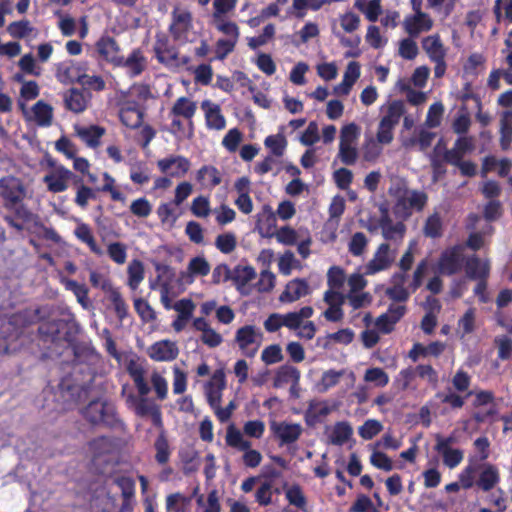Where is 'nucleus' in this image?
Listing matches in <instances>:
<instances>
[{
    "label": "nucleus",
    "instance_id": "44",
    "mask_svg": "<svg viewBox=\"0 0 512 512\" xmlns=\"http://www.w3.org/2000/svg\"><path fill=\"white\" fill-rule=\"evenodd\" d=\"M154 449L156 451L155 460L158 464H166L171 455L169 442L162 431L154 442Z\"/></svg>",
    "mask_w": 512,
    "mask_h": 512
},
{
    "label": "nucleus",
    "instance_id": "56",
    "mask_svg": "<svg viewBox=\"0 0 512 512\" xmlns=\"http://www.w3.org/2000/svg\"><path fill=\"white\" fill-rule=\"evenodd\" d=\"M283 170V162L280 157L274 155L267 156L258 164V172L264 174L272 172L274 175L279 174Z\"/></svg>",
    "mask_w": 512,
    "mask_h": 512
},
{
    "label": "nucleus",
    "instance_id": "8",
    "mask_svg": "<svg viewBox=\"0 0 512 512\" xmlns=\"http://www.w3.org/2000/svg\"><path fill=\"white\" fill-rule=\"evenodd\" d=\"M25 195V187L19 178L5 176L0 179V196L5 200L6 206L18 204L25 198Z\"/></svg>",
    "mask_w": 512,
    "mask_h": 512
},
{
    "label": "nucleus",
    "instance_id": "17",
    "mask_svg": "<svg viewBox=\"0 0 512 512\" xmlns=\"http://www.w3.org/2000/svg\"><path fill=\"white\" fill-rule=\"evenodd\" d=\"M179 349L175 342L170 340H161L148 349V355L155 361H172L177 358Z\"/></svg>",
    "mask_w": 512,
    "mask_h": 512
},
{
    "label": "nucleus",
    "instance_id": "29",
    "mask_svg": "<svg viewBox=\"0 0 512 512\" xmlns=\"http://www.w3.org/2000/svg\"><path fill=\"white\" fill-rule=\"evenodd\" d=\"M466 274L470 279L483 280L489 277L490 265L488 261L481 262V260L473 255L465 262Z\"/></svg>",
    "mask_w": 512,
    "mask_h": 512
},
{
    "label": "nucleus",
    "instance_id": "54",
    "mask_svg": "<svg viewBox=\"0 0 512 512\" xmlns=\"http://www.w3.org/2000/svg\"><path fill=\"white\" fill-rule=\"evenodd\" d=\"M237 245V239L234 233L227 232L220 234L215 239V246L224 254L233 252Z\"/></svg>",
    "mask_w": 512,
    "mask_h": 512
},
{
    "label": "nucleus",
    "instance_id": "38",
    "mask_svg": "<svg viewBox=\"0 0 512 512\" xmlns=\"http://www.w3.org/2000/svg\"><path fill=\"white\" fill-rule=\"evenodd\" d=\"M127 273V285L131 290H136L144 279L145 270L143 263L137 259L132 260L128 265Z\"/></svg>",
    "mask_w": 512,
    "mask_h": 512
},
{
    "label": "nucleus",
    "instance_id": "59",
    "mask_svg": "<svg viewBox=\"0 0 512 512\" xmlns=\"http://www.w3.org/2000/svg\"><path fill=\"white\" fill-rule=\"evenodd\" d=\"M212 24L218 31L225 34L227 38L237 40L238 28L235 23L227 21L225 18H213Z\"/></svg>",
    "mask_w": 512,
    "mask_h": 512
},
{
    "label": "nucleus",
    "instance_id": "41",
    "mask_svg": "<svg viewBox=\"0 0 512 512\" xmlns=\"http://www.w3.org/2000/svg\"><path fill=\"white\" fill-rule=\"evenodd\" d=\"M285 496L290 505L307 512V498L300 485L293 484L285 491Z\"/></svg>",
    "mask_w": 512,
    "mask_h": 512
},
{
    "label": "nucleus",
    "instance_id": "5",
    "mask_svg": "<svg viewBox=\"0 0 512 512\" xmlns=\"http://www.w3.org/2000/svg\"><path fill=\"white\" fill-rule=\"evenodd\" d=\"M464 263V246L461 244L446 248L438 259V271L452 276L461 271Z\"/></svg>",
    "mask_w": 512,
    "mask_h": 512
},
{
    "label": "nucleus",
    "instance_id": "52",
    "mask_svg": "<svg viewBox=\"0 0 512 512\" xmlns=\"http://www.w3.org/2000/svg\"><path fill=\"white\" fill-rule=\"evenodd\" d=\"M75 235L79 240L86 243L92 252H94L98 255H100L102 253V251L98 247L88 225H86V224L78 225L77 228L75 229Z\"/></svg>",
    "mask_w": 512,
    "mask_h": 512
},
{
    "label": "nucleus",
    "instance_id": "43",
    "mask_svg": "<svg viewBox=\"0 0 512 512\" xmlns=\"http://www.w3.org/2000/svg\"><path fill=\"white\" fill-rule=\"evenodd\" d=\"M129 402H131L135 413L140 417L150 416L158 406L152 401L146 398V396H140L139 398L129 396Z\"/></svg>",
    "mask_w": 512,
    "mask_h": 512
},
{
    "label": "nucleus",
    "instance_id": "31",
    "mask_svg": "<svg viewBox=\"0 0 512 512\" xmlns=\"http://www.w3.org/2000/svg\"><path fill=\"white\" fill-rule=\"evenodd\" d=\"M89 98L82 91L72 88L64 95L66 108L75 113L83 112L88 104Z\"/></svg>",
    "mask_w": 512,
    "mask_h": 512
},
{
    "label": "nucleus",
    "instance_id": "18",
    "mask_svg": "<svg viewBox=\"0 0 512 512\" xmlns=\"http://www.w3.org/2000/svg\"><path fill=\"white\" fill-rule=\"evenodd\" d=\"M56 76L60 82L66 84L80 82L86 78L81 66L72 60L58 64Z\"/></svg>",
    "mask_w": 512,
    "mask_h": 512
},
{
    "label": "nucleus",
    "instance_id": "36",
    "mask_svg": "<svg viewBox=\"0 0 512 512\" xmlns=\"http://www.w3.org/2000/svg\"><path fill=\"white\" fill-rule=\"evenodd\" d=\"M107 298L113 306L114 312L120 321H123L128 316V305L120 291L113 287L107 293Z\"/></svg>",
    "mask_w": 512,
    "mask_h": 512
},
{
    "label": "nucleus",
    "instance_id": "62",
    "mask_svg": "<svg viewBox=\"0 0 512 512\" xmlns=\"http://www.w3.org/2000/svg\"><path fill=\"white\" fill-rule=\"evenodd\" d=\"M265 145L272 155L281 157L286 147V139L281 135H270L265 139Z\"/></svg>",
    "mask_w": 512,
    "mask_h": 512
},
{
    "label": "nucleus",
    "instance_id": "19",
    "mask_svg": "<svg viewBox=\"0 0 512 512\" xmlns=\"http://www.w3.org/2000/svg\"><path fill=\"white\" fill-rule=\"evenodd\" d=\"M173 309L178 312L177 318L173 321L172 327L176 332L182 331L193 315L195 304L192 300L183 298L173 304Z\"/></svg>",
    "mask_w": 512,
    "mask_h": 512
},
{
    "label": "nucleus",
    "instance_id": "51",
    "mask_svg": "<svg viewBox=\"0 0 512 512\" xmlns=\"http://www.w3.org/2000/svg\"><path fill=\"white\" fill-rule=\"evenodd\" d=\"M383 429V425L376 419L366 420L359 428L358 434L364 440H371Z\"/></svg>",
    "mask_w": 512,
    "mask_h": 512
},
{
    "label": "nucleus",
    "instance_id": "50",
    "mask_svg": "<svg viewBox=\"0 0 512 512\" xmlns=\"http://www.w3.org/2000/svg\"><path fill=\"white\" fill-rule=\"evenodd\" d=\"M90 448L96 456L112 453L116 448V442L109 437H99L90 443Z\"/></svg>",
    "mask_w": 512,
    "mask_h": 512
},
{
    "label": "nucleus",
    "instance_id": "23",
    "mask_svg": "<svg viewBox=\"0 0 512 512\" xmlns=\"http://www.w3.org/2000/svg\"><path fill=\"white\" fill-rule=\"evenodd\" d=\"M444 350L445 344L440 341L431 342L427 346L417 342L413 344L411 350L408 353V357L413 362H417L420 359V357H439Z\"/></svg>",
    "mask_w": 512,
    "mask_h": 512
},
{
    "label": "nucleus",
    "instance_id": "7",
    "mask_svg": "<svg viewBox=\"0 0 512 512\" xmlns=\"http://www.w3.org/2000/svg\"><path fill=\"white\" fill-rule=\"evenodd\" d=\"M295 213V206L289 200L280 202L276 212H274L269 205H264L262 207L261 214L258 215V232H261L262 230L260 224L263 222V218H266L267 226L269 228H276L277 217H279L281 220H289L295 215Z\"/></svg>",
    "mask_w": 512,
    "mask_h": 512
},
{
    "label": "nucleus",
    "instance_id": "27",
    "mask_svg": "<svg viewBox=\"0 0 512 512\" xmlns=\"http://www.w3.org/2000/svg\"><path fill=\"white\" fill-rule=\"evenodd\" d=\"M197 111L196 102L190 100L187 97L178 98L173 104L169 115L172 117H183L188 120L190 127L192 128V118Z\"/></svg>",
    "mask_w": 512,
    "mask_h": 512
},
{
    "label": "nucleus",
    "instance_id": "53",
    "mask_svg": "<svg viewBox=\"0 0 512 512\" xmlns=\"http://www.w3.org/2000/svg\"><path fill=\"white\" fill-rule=\"evenodd\" d=\"M368 245V239L363 232H356L352 235L348 243V251L353 256H361Z\"/></svg>",
    "mask_w": 512,
    "mask_h": 512
},
{
    "label": "nucleus",
    "instance_id": "37",
    "mask_svg": "<svg viewBox=\"0 0 512 512\" xmlns=\"http://www.w3.org/2000/svg\"><path fill=\"white\" fill-rule=\"evenodd\" d=\"M256 338L255 330L252 326H245L240 328L236 334V341L240 349L246 355L253 356L254 349H249L248 346L253 344Z\"/></svg>",
    "mask_w": 512,
    "mask_h": 512
},
{
    "label": "nucleus",
    "instance_id": "64",
    "mask_svg": "<svg viewBox=\"0 0 512 512\" xmlns=\"http://www.w3.org/2000/svg\"><path fill=\"white\" fill-rule=\"evenodd\" d=\"M416 378V371L414 367L409 366L405 369H402L395 378V384L402 391H405L410 388L411 383Z\"/></svg>",
    "mask_w": 512,
    "mask_h": 512
},
{
    "label": "nucleus",
    "instance_id": "21",
    "mask_svg": "<svg viewBox=\"0 0 512 512\" xmlns=\"http://www.w3.org/2000/svg\"><path fill=\"white\" fill-rule=\"evenodd\" d=\"M254 276L255 271L252 266L239 264L232 270L231 280L242 294H249L251 292L249 282Z\"/></svg>",
    "mask_w": 512,
    "mask_h": 512
},
{
    "label": "nucleus",
    "instance_id": "15",
    "mask_svg": "<svg viewBox=\"0 0 512 512\" xmlns=\"http://www.w3.org/2000/svg\"><path fill=\"white\" fill-rule=\"evenodd\" d=\"M275 437L281 445L296 442L302 434V427L298 423L273 422L271 425Z\"/></svg>",
    "mask_w": 512,
    "mask_h": 512
},
{
    "label": "nucleus",
    "instance_id": "25",
    "mask_svg": "<svg viewBox=\"0 0 512 512\" xmlns=\"http://www.w3.org/2000/svg\"><path fill=\"white\" fill-rule=\"evenodd\" d=\"M499 469L490 463H486L482 467L476 485L484 492L492 490L500 482Z\"/></svg>",
    "mask_w": 512,
    "mask_h": 512
},
{
    "label": "nucleus",
    "instance_id": "42",
    "mask_svg": "<svg viewBox=\"0 0 512 512\" xmlns=\"http://www.w3.org/2000/svg\"><path fill=\"white\" fill-rule=\"evenodd\" d=\"M353 434L352 427L348 422H337L330 435V442L341 446L346 443Z\"/></svg>",
    "mask_w": 512,
    "mask_h": 512
},
{
    "label": "nucleus",
    "instance_id": "34",
    "mask_svg": "<svg viewBox=\"0 0 512 512\" xmlns=\"http://www.w3.org/2000/svg\"><path fill=\"white\" fill-rule=\"evenodd\" d=\"M53 118V109L43 101H38L31 110L30 119L40 126H49Z\"/></svg>",
    "mask_w": 512,
    "mask_h": 512
},
{
    "label": "nucleus",
    "instance_id": "13",
    "mask_svg": "<svg viewBox=\"0 0 512 512\" xmlns=\"http://www.w3.org/2000/svg\"><path fill=\"white\" fill-rule=\"evenodd\" d=\"M160 171L171 177H182L190 168V161L180 155H170L157 162Z\"/></svg>",
    "mask_w": 512,
    "mask_h": 512
},
{
    "label": "nucleus",
    "instance_id": "20",
    "mask_svg": "<svg viewBox=\"0 0 512 512\" xmlns=\"http://www.w3.org/2000/svg\"><path fill=\"white\" fill-rule=\"evenodd\" d=\"M117 66L126 68L131 77L140 75L147 66L146 58L140 49H134L127 58L121 57Z\"/></svg>",
    "mask_w": 512,
    "mask_h": 512
},
{
    "label": "nucleus",
    "instance_id": "32",
    "mask_svg": "<svg viewBox=\"0 0 512 512\" xmlns=\"http://www.w3.org/2000/svg\"><path fill=\"white\" fill-rule=\"evenodd\" d=\"M331 409L325 402L311 401L305 412L304 418L308 426H315L321 421V418L330 414Z\"/></svg>",
    "mask_w": 512,
    "mask_h": 512
},
{
    "label": "nucleus",
    "instance_id": "39",
    "mask_svg": "<svg viewBox=\"0 0 512 512\" xmlns=\"http://www.w3.org/2000/svg\"><path fill=\"white\" fill-rule=\"evenodd\" d=\"M354 6L363 12L370 22H376L382 13L381 0H370L367 4L364 0H357Z\"/></svg>",
    "mask_w": 512,
    "mask_h": 512
},
{
    "label": "nucleus",
    "instance_id": "40",
    "mask_svg": "<svg viewBox=\"0 0 512 512\" xmlns=\"http://www.w3.org/2000/svg\"><path fill=\"white\" fill-rule=\"evenodd\" d=\"M129 374L134 381L140 396H147L150 387L145 380V370L141 365L131 364L128 368Z\"/></svg>",
    "mask_w": 512,
    "mask_h": 512
},
{
    "label": "nucleus",
    "instance_id": "16",
    "mask_svg": "<svg viewBox=\"0 0 512 512\" xmlns=\"http://www.w3.org/2000/svg\"><path fill=\"white\" fill-rule=\"evenodd\" d=\"M225 388V374L223 370H216L205 386L207 401L212 409L221 403L222 391Z\"/></svg>",
    "mask_w": 512,
    "mask_h": 512
},
{
    "label": "nucleus",
    "instance_id": "33",
    "mask_svg": "<svg viewBox=\"0 0 512 512\" xmlns=\"http://www.w3.org/2000/svg\"><path fill=\"white\" fill-rule=\"evenodd\" d=\"M143 113L135 105L127 104L120 110L121 122L129 128H137L141 125Z\"/></svg>",
    "mask_w": 512,
    "mask_h": 512
},
{
    "label": "nucleus",
    "instance_id": "22",
    "mask_svg": "<svg viewBox=\"0 0 512 512\" xmlns=\"http://www.w3.org/2000/svg\"><path fill=\"white\" fill-rule=\"evenodd\" d=\"M201 108L205 113L208 128L215 130H222L225 128L226 121L218 104L213 103L210 100H205L202 102Z\"/></svg>",
    "mask_w": 512,
    "mask_h": 512
},
{
    "label": "nucleus",
    "instance_id": "24",
    "mask_svg": "<svg viewBox=\"0 0 512 512\" xmlns=\"http://www.w3.org/2000/svg\"><path fill=\"white\" fill-rule=\"evenodd\" d=\"M309 293V285L304 279H294L288 282L279 300L281 302H294Z\"/></svg>",
    "mask_w": 512,
    "mask_h": 512
},
{
    "label": "nucleus",
    "instance_id": "1",
    "mask_svg": "<svg viewBox=\"0 0 512 512\" xmlns=\"http://www.w3.org/2000/svg\"><path fill=\"white\" fill-rule=\"evenodd\" d=\"M421 45L423 50L426 52L430 61L435 64L434 75L436 78H441L447 69L445 61L447 50L444 47L440 35L433 34L426 36L422 39Z\"/></svg>",
    "mask_w": 512,
    "mask_h": 512
},
{
    "label": "nucleus",
    "instance_id": "10",
    "mask_svg": "<svg viewBox=\"0 0 512 512\" xmlns=\"http://www.w3.org/2000/svg\"><path fill=\"white\" fill-rule=\"evenodd\" d=\"M73 176L72 171L62 165H52L51 169L43 177L47 189L53 193H60L68 188V183Z\"/></svg>",
    "mask_w": 512,
    "mask_h": 512
},
{
    "label": "nucleus",
    "instance_id": "2",
    "mask_svg": "<svg viewBox=\"0 0 512 512\" xmlns=\"http://www.w3.org/2000/svg\"><path fill=\"white\" fill-rule=\"evenodd\" d=\"M300 377L301 373L298 368L284 364L275 370L272 385L274 388L289 386V398L298 399L301 393Z\"/></svg>",
    "mask_w": 512,
    "mask_h": 512
},
{
    "label": "nucleus",
    "instance_id": "55",
    "mask_svg": "<svg viewBox=\"0 0 512 512\" xmlns=\"http://www.w3.org/2000/svg\"><path fill=\"white\" fill-rule=\"evenodd\" d=\"M346 275L340 266H332L327 272V284L331 289L339 290L344 286Z\"/></svg>",
    "mask_w": 512,
    "mask_h": 512
},
{
    "label": "nucleus",
    "instance_id": "63",
    "mask_svg": "<svg viewBox=\"0 0 512 512\" xmlns=\"http://www.w3.org/2000/svg\"><path fill=\"white\" fill-rule=\"evenodd\" d=\"M262 361L267 364H275L283 360L282 349L278 344H272L267 346L261 354Z\"/></svg>",
    "mask_w": 512,
    "mask_h": 512
},
{
    "label": "nucleus",
    "instance_id": "47",
    "mask_svg": "<svg viewBox=\"0 0 512 512\" xmlns=\"http://www.w3.org/2000/svg\"><path fill=\"white\" fill-rule=\"evenodd\" d=\"M405 113L404 103L400 100H395L388 106L386 114L381 118V121L396 126L401 116Z\"/></svg>",
    "mask_w": 512,
    "mask_h": 512
},
{
    "label": "nucleus",
    "instance_id": "48",
    "mask_svg": "<svg viewBox=\"0 0 512 512\" xmlns=\"http://www.w3.org/2000/svg\"><path fill=\"white\" fill-rule=\"evenodd\" d=\"M402 197L413 211H422L428 200L427 194L418 190H407Z\"/></svg>",
    "mask_w": 512,
    "mask_h": 512
},
{
    "label": "nucleus",
    "instance_id": "26",
    "mask_svg": "<svg viewBox=\"0 0 512 512\" xmlns=\"http://www.w3.org/2000/svg\"><path fill=\"white\" fill-rule=\"evenodd\" d=\"M360 77V64L352 61L348 64L341 83L334 88V92L338 95H348L352 86Z\"/></svg>",
    "mask_w": 512,
    "mask_h": 512
},
{
    "label": "nucleus",
    "instance_id": "61",
    "mask_svg": "<svg viewBox=\"0 0 512 512\" xmlns=\"http://www.w3.org/2000/svg\"><path fill=\"white\" fill-rule=\"evenodd\" d=\"M134 308L143 321L150 322L156 319V313L154 309L146 300L142 298H136L134 300Z\"/></svg>",
    "mask_w": 512,
    "mask_h": 512
},
{
    "label": "nucleus",
    "instance_id": "14",
    "mask_svg": "<svg viewBox=\"0 0 512 512\" xmlns=\"http://www.w3.org/2000/svg\"><path fill=\"white\" fill-rule=\"evenodd\" d=\"M403 26L411 38H416L420 33L431 30L433 21L427 13L418 11L413 15H407L403 21Z\"/></svg>",
    "mask_w": 512,
    "mask_h": 512
},
{
    "label": "nucleus",
    "instance_id": "49",
    "mask_svg": "<svg viewBox=\"0 0 512 512\" xmlns=\"http://www.w3.org/2000/svg\"><path fill=\"white\" fill-rule=\"evenodd\" d=\"M64 285L67 290L74 293L77 301L82 305V307L87 308L89 306L88 288L84 284H79L74 280L66 279L64 280Z\"/></svg>",
    "mask_w": 512,
    "mask_h": 512
},
{
    "label": "nucleus",
    "instance_id": "28",
    "mask_svg": "<svg viewBox=\"0 0 512 512\" xmlns=\"http://www.w3.org/2000/svg\"><path fill=\"white\" fill-rule=\"evenodd\" d=\"M96 48L98 53L107 61L117 65L121 61V55L119 54V47L117 42L111 37L101 38Z\"/></svg>",
    "mask_w": 512,
    "mask_h": 512
},
{
    "label": "nucleus",
    "instance_id": "46",
    "mask_svg": "<svg viewBox=\"0 0 512 512\" xmlns=\"http://www.w3.org/2000/svg\"><path fill=\"white\" fill-rule=\"evenodd\" d=\"M361 134L360 127L352 122L344 125L340 130L339 145H356Z\"/></svg>",
    "mask_w": 512,
    "mask_h": 512
},
{
    "label": "nucleus",
    "instance_id": "12",
    "mask_svg": "<svg viewBox=\"0 0 512 512\" xmlns=\"http://www.w3.org/2000/svg\"><path fill=\"white\" fill-rule=\"evenodd\" d=\"M192 28L191 13L185 10L175 9L172 12V23L169 27L174 40L186 42L188 32Z\"/></svg>",
    "mask_w": 512,
    "mask_h": 512
},
{
    "label": "nucleus",
    "instance_id": "4",
    "mask_svg": "<svg viewBox=\"0 0 512 512\" xmlns=\"http://www.w3.org/2000/svg\"><path fill=\"white\" fill-rule=\"evenodd\" d=\"M380 212L381 214L377 220V225L370 226L368 229L374 231L380 228L382 236L386 241H392L396 244L402 243L406 233V225L403 221L394 223L387 208H380Z\"/></svg>",
    "mask_w": 512,
    "mask_h": 512
},
{
    "label": "nucleus",
    "instance_id": "30",
    "mask_svg": "<svg viewBox=\"0 0 512 512\" xmlns=\"http://www.w3.org/2000/svg\"><path fill=\"white\" fill-rule=\"evenodd\" d=\"M77 136L89 147H97L100 144V138L104 135L105 129L97 126H76Z\"/></svg>",
    "mask_w": 512,
    "mask_h": 512
},
{
    "label": "nucleus",
    "instance_id": "11",
    "mask_svg": "<svg viewBox=\"0 0 512 512\" xmlns=\"http://www.w3.org/2000/svg\"><path fill=\"white\" fill-rule=\"evenodd\" d=\"M158 61L167 66H176L179 64V54L174 45H172L168 37L163 33L156 35V40L153 45Z\"/></svg>",
    "mask_w": 512,
    "mask_h": 512
},
{
    "label": "nucleus",
    "instance_id": "45",
    "mask_svg": "<svg viewBox=\"0 0 512 512\" xmlns=\"http://www.w3.org/2000/svg\"><path fill=\"white\" fill-rule=\"evenodd\" d=\"M7 31L13 38L22 39L35 33V28L28 20H20L10 23Z\"/></svg>",
    "mask_w": 512,
    "mask_h": 512
},
{
    "label": "nucleus",
    "instance_id": "3",
    "mask_svg": "<svg viewBox=\"0 0 512 512\" xmlns=\"http://www.w3.org/2000/svg\"><path fill=\"white\" fill-rule=\"evenodd\" d=\"M84 417L92 424L114 426L118 422L116 410L112 403L95 400L84 409Z\"/></svg>",
    "mask_w": 512,
    "mask_h": 512
},
{
    "label": "nucleus",
    "instance_id": "58",
    "mask_svg": "<svg viewBox=\"0 0 512 512\" xmlns=\"http://www.w3.org/2000/svg\"><path fill=\"white\" fill-rule=\"evenodd\" d=\"M416 376L426 379L432 387H437L439 382L438 372L430 364H419L414 367Z\"/></svg>",
    "mask_w": 512,
    "mask_h": 512
},
{
    "label": "nucleus",
    "instance_id": "57",
    "mask_svg": "<svg viewBox=\"0 0 512 512\" xmlns=\"http://www.w3.org/2000/svg\"><path fill=\"white\" fill-rule=\"evenodd\" d=\"M494 344L498 348V358L502 361L512 358V339L507 335L497 336Z\"/></svg>",
    "mask_w": 512,
    "mask_h": 512
},
{
    "label": "nucleus",
    "instance_id": "35",
    "mask_svg": "<svg viewBox=\"0 0 512 512\" xmlns=\"http://www.w3.org/2000/svg\"><path fill=\"white\" fill-rule=\"evenodd\" d=\"M197 180L207 188H214L221 183V174L214 166H203L197 173Z\"/></svg>",
    "mask_w": 512,
    "mask_h": 512
},
{
    "label": "nucleus",
    "instance_id": "9",
    "mask_svg": "<svg viewBox=\"0 0 512 512\" xmlns=\"http://www.w3.org/2000/svg\"><path fill=\"white\" fill-rule=\"evenodd\" d=\"M227 445L240 451H246L243 461L247 466L256 467V451L250 449L251 442L247 441L243 434L233 424L229 425L226 433Z\"/></svg>",
    "mask_w": 512,
    "mask_h": 512
},
{
    "label": "nucleus",
    "instance_id": "6",
    "mask_svg": "<svg viewBox=\"0 0 512 512\" xmlns=\"http://www.w3.org/2000/svg\"><path fill=\"white\" fill-rule=\"evenodd\" d=\"M395 258L396 250H392L387 242L381 243L374 252L372 259L364 266V275H375L388 270Z\"/></svg>",
    "mask_w": 512,
    "mask_h": 512
},
{
    "label": "nucleus",
    "instance_id": "60",
    "mask_svg": "<svg viewBox=\"0 0 512 512\" xmlns=\"http://www.w3.org/2000/svg\"><path fill=\"white\" fill-rule=\"evenodd\" d=\"M365 381L373 382L378 387H385L389 383V376L382 368H369L365 372Z\"/></svg>",
    "mask_w": 512,
    "mask_h": 512
}]
</instances>
